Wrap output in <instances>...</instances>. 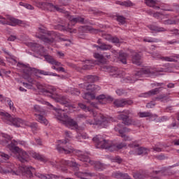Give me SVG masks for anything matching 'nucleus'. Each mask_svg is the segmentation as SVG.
<instances>
[{
	"mask_svg": "<svg viewBox=\"0 0 179 179\" xmlns=\"http://www.w3.org/2000/svg\"><path fill=\"white\" fill-rule=\"evenodd\" d=\"M17 66L18 68H21L23 74L22 78L29 82V83H31V85H34L36 86L37 89H38L41 93H43L46 96H49L51 97L57 103H60V104H63L65 107H68V106H71V100L68 99L65 96L58 95L55 93V88H52L50 91L49 90L45 89L43 85L40 83L36 81V80L31 78V75H35L36 76H38L39 75H44L45 76H51V72L45 71L44 70L37 69L36 68H31L29 64H24L23 63L18 62L17 64Z\"/></svg>",
	"mask_w": 179,
	"mask_h": 179,
	"instance_id": "nucleus-1",
	"label": "nucleus"
},
{
	"mask_svg": "<svg viewBox=\"0 0 179 179\" xmlns=\"http://www.w3.org/2000/svg\"><path fill=\"white\" fill-rule=\"evenodd\" d=\"M17 143L22 145L21 141L17 142L15 140H13L10 144L7 145V148L10 150V152L15 153V159L21 163H26L29 162V154L26 151L20 149V148L16 146Z\"/></svg>",
	"mask_w": 179,
	"mask_h": 179,
	"instance_id": "nucleus-2",
	"label": "nucleus"
},
{
	"mask_svg": "<svg viewBox=\"0 0 179 179\" xmlns=\"http://www.w3.org/2000/svg\"><path fill=\"white\" fill-rule=\"evenodd\" d=\"M66 17L69 20L68 26L65 27L64 25L58 24L56 26V29H58V30L69 31V33H76V29H72L71 26H75L76 23H83V22H85V18L80 16L75 17L73 15H70L68 12L66 13Z\"/></svg>",
	"mask_w": 179,
	"mask_h": 179,
	"instance_id": "nucleus-3",
	"label": "nucleus"
},
{
	"mask_svg": "<svg viewBox=\"0 0 179 179\" xmlns=\"http://www.w3.org/2000/svg\"><path fill=\"white\" fill-rule=\"evenodd\" d=\"M135 113L132 110H124L121 112L120 115H117V120L122 121V124L129 127V125H135L136 127H139L141 124V120H134L130 118V117H134Z\"/></svg>",
	"mask_w": 179,
	"mask_h": 179,
	"instance_id": "nucleus-4",
	"label": "nucleus"
},
{
	"mask_svg": "<svg viewBox=\"0 0 179 179\" xmlns=\"http://www.w3.org/2000/svg\"><path fill=\"white\" fill-rule=\"evenodd\" d=\"M92 141L96 143V148L99 149H106L107 150H109V152H115V150H117V145L106 141L100 135L94 137Z\"/></svg>",
	"mask_w": 179,
	"mask_h": 179,
	"instance_id": "nucleus-5",
	"label": "nucleus"
},
{
	"mask_svg": "<svg viewBox=\"0 0 179 179\" xmlns=\"http://www.w3.org/2000/svg\"><path fill=\"white\" fill-rule=\"evenodd\" d=\"M155 72H171V69L170 67H164L160 69H152L146 68L142 69L135 73V76H138V78H142V76H150V75H153Z\"/></svg>",
	"mask_w": 179,
	"mask_h": 179,
	"instance_id": "nucleus-6",
	"label": "nucleus"
},
{
	"mask_svg": "<svg viewBox=\"0 0 179 179\" xmlns=\"http://www.w3.org/2000/svg\"><path fill=\"white\" fill-rule=\"evenodd\" d=\"M76 155L78 157V159L80 162H85L86 163H89L90 164H91V166H94V169L96 170H104V164H101V162H95V161H92L90 159V158H89L88 156L85 155V154H83V152H82V151L78 150L76 152Z\"/></svg>",
	"mask_w": 179,
	"mask_h": 179,
	"instance_id": "nucleus-7",
	"label": "nucleus"
},
{
	"mask_svg": "<svg viewBox=\"0 0 179 179\" xmlns=\"http://www.w3.org/2000/svg\"><path fill=\"white\" fill-rule=\"evenodd\" d=\"M129 146L132 149H136L135 151L131 150L129 152V155H133L134 156H146V155H149V152H150L148 148L145 147H140L139 144H136L135 143H130Z\"/></svg>",
	"mask_w": 179,
	"mask_h": 179,
	"instance_id": "nucleus-8",
	"label": "nucleus"
},
{
	"mask_svg": "<svg viewBox=\"0 0 179 179\" xmlns=\"http://www.w3.org/2000/svg\"><path fill=\"white\" fill-rule=\"evenodd\" d=\"M56 149L59 153H64L65 155H71L73 152V148L68 144L67 140H59Z\"/></svg>",
	"mask_w": 179,
	"mask_h": 179,
	"instance_id": "nucleus-9",
	"label": "nucleus"
},
{
	"mask_svg": "<svg viewBox=\"0 0 179 179\" xmlns=\"http://www.w3.org/2000/svg\"><path fill=\"white\" fill-rule=\"evenodd\" d=\"M0 117L7 124H13L15 127H20V124L23 123V120L19 117H12L9 113L0 112Z\"/></svg>",
	"mask_w": 179,
	"mask_h": 179,
	"instance_id": "nucleus-10",
	"label": "nucleus"
},
{
	"mask_svg": "<svg viewBox=\"0 0 179 179\" xmlns=\"http://www.w3.org/2000/svg\"><path fill=\"white\" fill-rule=\"evenodd\" d=\"M57 118L66 126L69 125V127H74V128H78V122L73 120V119L69 117L65 113L61 114L58 113Z\"/></svg>",
	"mask_w": 179,
	"mask_h": 179,
	"instance_id": "nucleus-11",
	"label": "nucleus"
},
{
	"mask_svg": "<svg viewBox=\"0 0 179 179\" xmlns=\"http://www.w3.org/2000/svg\"><path fill=\"white\" fill-rule=\"evenodd\" d=\"M36 5L38 8H41V9H44L46 10H50V12H54L55 10H57V12H64V10L59 8L57 6H54V4L52 3L39 1L36 3Z\"/></svg>",
	"mask_w": 179,
	"mask_h": 179,
	"instance_id": "nucleus-12",
	"label": "nucleus"
},
{
	"mask_svg": "<svg viewBox=\"0 0 179 179\" xmlns=\"http://www.w3.org/2000/svg\"><path fill=\"white\" fill-rule=\"evenodd\" d=\"M100 119L99 120H87L85 121V124L87 125H101L102 128L108 127V120L104 117L103 115H99Z\"/></svg>",
	"mask_w": 179,
	"mask_h": 179,
	"instance_id": "nucleus-13",
	"label": "nucleus"
},
{
	"mask_svg": "<svg viewBox=\"0 0 179 179\" xmlns=\"http://www.w3.org/2000/svg\"><path fill=\"white\" fill-rule=\"evenodd\" d=\"M0 24H8L9 26H16V24H22V20L13 18L10 15L3 17L0 15Z\"/></svg>",
	"mask_w": 179,
	"mask_h": 179,
	"instance_id": "nucleus-14",
	"label": "nucleus"
},
{
	"mask_svg": "<svg viewBox=\"0 0 179 179\" xmlns=\"http://www.w3.org/2000/svg\"><path fill=\"white\" fill-rule=\"evenodd\" d=\"M57 167H62V166H70V167H73L76 170H79V167H80V164H78L74 161H66L61 160L60 162L56 161Z\"/></svg>",
	"mask_w": 179,
	"mask_h": 179,
	"instance_id": "nucleus-15",
	"label": "nucleus"
},
{
	"mask_svg": "<svg viewBox=\"0 0 179 179\" xmlns=\"http://www.w3.org/2000/svg\"><path fill=\"white\" fill-rule=\"evenodd\" d=\"M20 171L22 177H27V178H31L33 177V173H34V168L22 165L20 167Z\"/></svg>",
	"mask_w": 179,
	"mask_h": 179,
	"instance_id": "nucleus-16",
	"label": "nucleus"
},
{
	"mask_svg": "<svg viewBox=\"0 0 179 179\" xmlns=\"http://www.w3.org/2000/svg\"><path fill=\"white\" fill-rule=\"evenodd\" d=\"M104 69H106L107 72H110V76H113L114 78H121L122 76H124V72L121 73V71L118 70V68L111 66H103Z\"/></svg>",
	"mask_w": 179,
	"mask_h": 179,
	"instance_id": "nucleus-17",
	"label": "nucleus"
},
{
	"mask_svg": "<svg viewBox=\"0 0 179 179\" xmlns=\"http://www.w3.org/2000/svg\"><path fill=\"white\" fill-rule=\"evenodd\" d=\"M99 104H107V103H111L114 99L110 96H106L105 94H101L96 97Z\"/></svg>",
	"mask_w": 179,
	"mask_h": 179,
	"instance_id": "nucleus-18",
	"label": "nucleus"
},
{
	"mask_svg": "<svg viewBox=\"0 0 179 179\" xmlns=\"http://www.w3.org/2000/svg\"><path fill=\"white\" fill-rule=\"evenodd\" d=\"M80 87H83V89H86L89 92H99L101 88L99 85H96L94 84H90V85H86V84H80Z\"/></svg>",
	"mask_w": 179,
	"mask_h": 179,
	"instance_id": "nucleus-19",
	"label": "nucleus"
},
{
	"mask_svg": "<svg viewBox=\"0 0 179 179\" xmlns=\"http://www.w3.org/2000/svg\"><path fill=\"white\" fill-rule=\"evenodd\" d=\"M27 45H28V47H31V48H32V51H35L36 52H44V47L41 46L40 44L30 42L27 43Z\"/></svg>",
	"mask_w": 179,
	"mask_h": 179,
	"instance_id": "nucleus-20",
	"label": "nucleus"
},
{
	"mask_svg": "<svg viewBox=\"0 0 179 179\" xmlns=\"http://www.w3.org/2000/svg\"><path fill=\"white\" fill-rule=\"evenodd\" d=\"M113 104L116 107H124V106H127V104H128L129 106H131V104H132V101H127L124 99H116L113 102Z\"/></svg>",
	"mask_w": 179,
	"mask_h": 179,
	"instance_id": "nucleus-21",
	"label": "nucleus"
},
{
	"mask_svg": "<svg viewBox=\"0 0 179 179\" xmlns=\"http://www.w3.org/2000/svg\"><path fill=\"white\" fill-rule=\"evenodd\" d=\"M45 114H34L36 121L43 124V125H48V120L44 117Z\"/></svg>",
	"mask_w": 179,
	"mask_h": 179,
	"instance_id": "nucleus-22",
	"label": "nucleus"
},
{
	"mask_svg": "<svg viewBox=\"0 0 179 179\" xmlns=\"http://www.w3.org/2000/svg\"><path fill=\"white\" fill-rule=\"evenodd\" d=\"M160 90H162V87L155 88L153 90H150L148 92L141 94V97H150V96H155V94H157V93H160Z\"/></svg>",
	"mask_w": 179,
	"mask_h": 179,
	"instance_id": "nucleus-23",
	"label": "nucleus"
},
{
	"mask_svg": "<svg viewBox=\"0 0 179 179\" xmlns=\"http://www.w3.org/2000/svg\"><path fill=\"white\" fill-rule=\"evenodd\" d=\"M0 173H1L2 174H8V173H13V174H15V176H17L16 171H13V165L12 164H8L6 169H1Z\"/></svg>",
	"mask_w": 179,
	"mask_h": 179,
	"instance_id": "nucleus-24",
	"label": "nucleus"
},
{
	"mask_svg": "<svg viewBox=\"0 0 179 179\" xmlns=\"http://www.w3.org/2000/svg\"><path fill=\"white\" fill-rule=\"evenodd\" d=\"M85 63L87 64L83 66V69H84V71H89L94 68V65H96V61L94 60H87Z\"/></svg>",
	"mask_w": 179,
	"mask_h": 179,
	"instance_id": "nucleus-25",
	"label": "nucleus"
},
{
	"mask_svg": "<svg viewBox=\"0 0 179 179\" xmlns=\"http://www.w3.org/2000/svg\"><path fill=\"white\" fill-rule=\"evenodd\" d=\"M78 178H83V177H94L95 174L89 171L78 172L76 173Z\"/></svg>",
	"mask_w": 179,
	"mask_h": 179,
	"instance_id": "nucleus-26",
	"label": "nucleus"
},
{
	"mask_svg": "<svg viewBox=\"0 0 179 179\" xmlns=\"http://www.w3.org/2000/svg\"><path fill=\"white\" fill-rule=\"evenodd\" d=\"M155 100H157L158 101H161V103H167L170 101V96L166 94H161L155 98Z\"/></svg>",
	"mask_w": 179,
	"mask_h": 179,
	"instance_id": "nucleus-27",
	"label": "nucleus"
},
{
	"mask_svg": "<svg viewBox=\"0 0 179 179\" xmlns=\"http://www.w3.org/2000/svg\"><path fill=\"white\" fill-rule=\"evenodd\" d=\"M153 58H156L157 59H163L164 61H168L169 62H173L174 59L169 57H162L160 55L157 53H153L152 55Z\"/></svg>",
	"mask_w": 179,
	"mask_h": 179,
	"instance_id": "nucleus-28",
	"label": "nucleus"
},
{
	"mask_svg": "<svg viewBox=\"0 0 179 179\" xmlns=\"http://www.w3.org/2000/svg\"><path fill=\"white\" fill-rule=\"evenodd\" d=\"M132 62L133 64H135V65H138L139 66V65H141V55H139L138 53H135L134 55H133Z\"/></svg>",
	"mask_w": 179,
	"mask_h": 179,
	"instance_id": "nucleus-29",
	"label": "nucleus"
},
{
	"mask_svg": "<svg viewBox=\"0 0 179 179\" xmlns=\"http://www.w3.org/2000/svg\"><path fill=\"white\" fill-rule=\"evenodd\" d=\"M83 98L85 99V100H87V103H89L90 100L96 99V96L92 93L86 92L83 95Z\"/></svg>",
	"mask_w": 179,
	"mask_h": 179,
	"instance_id": "nucleus-30",
	"label": "nucleus"
},
{
	"mask_svg": "<svg viewBox=\"0 0 179 179\" xmlns=\"http://www.w3.org/2000/svg\"><path fill=\"white\" fill-rule=\"evenodd\" d=\"M127 58H128V55L125 52H120L119 54V61L122 64H127Z\"/></svg>",
	"mask_w": 179,
	"mask_h": 179,
	"instance_id": "nucleus-31",
	"label": "nucleus"
},
{
	"mask_svg": "<svg viewBox=\"0 0 179 179\" xmlns=\"http://www.w3.org/2000/svg\"><path fill=\"white\" fill-rule=\"evenodd\" d=\"M32 157L36 160H40V162H47V159L45 157H44V155H41L37 152L33 153Z\"/></svg>",
	"mask_w": 179,
	"mask_h": 179,
	"instance_id": "nucleus-32",
	"label": "nucleus"
},
{
	"mask_svg": "<svg viewBox=\"0 0 179 179\" xmlns=\"http://www.w3.org/2000/svg\"><path fill=\"white\" fill-rule=\"evenodd\" d=\"M36 37L42 40V41H43L44 43H48L49 44L51 43H54V38H47L43 35H41V36L36 35Z\"/></svg>",
	"mask_w": 179,
	"mask_h": 179,
	"instance_id": "nucleus-33",
	"label": "nucleus"
},
{
	"mask_svg": "<svg viewBox=\"0 0 179 179\" xmlns=\"http://www.w3.org/2000/svg\"><path fill=\"white\" fill-rule=\"evenodd\" d=\"M34 110L36 113L34 114H45V110L43 108L40 107L38 105H35L34 106Z\"/></svg>",
	"mask_w": 179,
	"mask_h": 179,
	"instance_id": "nucleus-34",
	"label": "nucleus"
},
{
	"mask_svg": "<svg viewBox=\"0 0 179 179\" xmlns=\"http://www.w3.org/2000/svg\"><path fill=\"white\" fill-rule=\"evenodd\" d=\"M94 57L96 59H99V62H101V64H106V62H107V60L106 59V58H104V56H103L102 55H100L99 53H95L94 55Z\"/></svg>",
	"mask_w": 179,
	"mask_h": 179,
	"instance_id": "nucleus-35",
	"label": "nucleus"
},
{
	"mask_svg": "<svg viewBox=\"0 0 179 179\" xmlns=\"http://www.w3.org/2000/svg\"><path fill=\"white\" fill-rule=\"evenodd\" d=\"M117 3H118L121 6H125L126 8L134 6V3L129 0L123 2L117 1Z\"/></svg>",
	"mask_w": 179,
	"mask_h": 179,
	"instance_id": "nucleus-36",
	"label": "nucleus"
},
{
	"mask_svg": "<svg viewBox=\"0 0 179 179\" xmlns=\"http://www.w3.org/2000/svg\"><path fill=\"white\" fill-rule=\"evenodd\" d=\"M148 29H150V30H152V31H166V29L164 28L159 27L155 25L148 26Z\"/></svg>",
	"mask_w": 179,
	"mask_h": 179,
	"instance_id": "nucleus-37",
	"label": "nucleus"
},
{
	"mask_svg": "<svg viewBox=\"0 0 179 179\" xmlns=\"http://www.w3.org/2000/svg\"><path fill=\"white\" fill-rule=\"evenodd\" d=\"M116 17V20L119 22V23H120L121 24H125L127 22V18L125 17L117 14Z\"/></svg>",
	"mask_w": 179,
	"mask_h": 179,
	"instance_id": "nucleus-38",
	"label": "nucleus"
},
{
	"mask_svg": "<svg viewBox=\"0 0 179 179\" xmlns=\"http://www.w3.org/2000/svg\"><path fill=\"white\" fill-rule=\"evenodd\" d=\"M138 116L140 118H146L148 117H153V114L150 112H139Z\"/></svg>",
	"mask_w": 179,
	"mask_h": 179,
	"instance_id": "nucleus-39",
	"label": "nucleus"
},
{
	"mask_svg": "<svg viewBox=\"0 0 179 179\" xmlns=\"http://www.w3.org/2000/svg\"><path fill=\"white\" fill-rule=\"evenodd\" d=\"M111 45L106 44L105 43L99 45V50H101L102 51H107V50H111Z\"/></svg>",
	"mask_w": 179,
	"mask_h": 179,
	"instance_id": "nucleus-40",
	"label": "nucleus"
},
{
	"mask_svg": "<svg viewBox=\"0 0 179 179\" xmlns=\"http://www.w3.org/2000/svg\"><path fill=\"white\" fill-rule=\"evenodd\" d=\"M85 79H86V80H87V82L93 83L94 82H96V80H97V76H87L85 77Z\"/></svg>",
	"mask_w": 179,
	"mask_h": 179,
	"instance_id": "nucleus-41",
	"label": "nucleus"
},
{
	"mask_svg": "<svg viewBox=\"0 0 179 179\" xmlns=\"http://www.w3.org/2000/svg\"><path fill=\"white\" fill-rule=\"evenodd\" d=\"M145 3L150 8H155L157 3V1L155 0H145Z\"/></svg>",
	"mask_w": 179,
	"mask_h": 179,
	"instance_id": "nucleus-42",
	"label": "nucleus"
},
{
	"mask_svg": "<svg viewBox=\"0 0 179 179\" xmlns=\"http://www.w3.org/2000/svg\"><path fill=\"white\" fill-rule=\"evenodd\" d=\"M44 57H45V61H47V62H48V64H51V65H53L55 59H54V57H52V56L45 55Z\"/></svg>",
	"mask_w": 179,
	"mask_h": 179,
	"instance_id": "nucleus-43",
	"label": "nucleus"
},
{
	"mask_svg": "<svg viewBox=\"0 0 179 179\" xmlns=\"http://www.w3.org/2000/svg\"><path fill=\"white\" fill-rule=\"evenodd\" d=\"M45 104L46 106H49L50 110H55V111H56V112H58V111H59V110H61V111H65V109H62V108H55V107H54L51 103H50V102H45Z\"/></svg>",
	"mask_w": 179,
	"mask_h": 179,
	"instance_id": "nucleus-44",
	"label": "nucleus"
},
{
	"mask_svg": "<svg viewBox=\"0 0 179 179\" xmlns=\"http://www.w3.org/2000/svg\"><path fill=\"white\" fill-rule=\"evenodd\" d=\"M28 127H30V128H31L32 131H38V129H40L38 128V124H37L36 122L29 123L28 124Z\"/></svg>",
	"mask_w": 179,
	"mask_h": 179,
	"instance_id": "nucleus-45",
	"label": "nucleus"
},
{
	"mask_svg": "<svg viewBox=\"0 0 179 179\" xmlns=\"http://www.w3.org/2000/svg\"><path fill=\"white\" fill-rule=\"evenodd\" d=\"M123 126L124 125H122V124H117L114 128L115 132H119V134L121 135V134H122Z\"/></svg>",
	"mask_w": 179,
	"mask_h": 179,
	"instance_id": "nucleus-46",
	"label": "nucleus"
},
{
	"mask_svg": "<svg viewBox=\"0 0 179 179\" xmlns=\"http://www.w3.org/2000/svg\"><path fill=\"white\" fill-rule=\"evenodd\" d=\"M78 107H80V108H81V110H83V111H85V112L92 111V109H90V108L86 106V105H85L82 103H78Z\"/></svg>",
	"mask_w": 179,
	"mask_h": 179,
	"instance_id": "nucleus-47",
	"label": "nucleus"
},
{
	"mask_svg": "<svg viewBox=\"0 0 179 179\" xmlns=\"http://www.w3.org/2000/svg\"><path fill=\"white\" fill-rule=\"evenodd\" d=\"M2 136L3 138H4V143H3V145H8V141L12 140V137L8 134H3Z\"/></svg>",
	"mask_w": 179,
	"mask_h": 179,
	"instance_id": "nucleus-48",
	"label": "nucleus"
},
{
	"mask_svg": "<svg viewBox=\"0 0 179 179\" xmlns=\"http://www.w3.org/2000/svg\"><path fill=\"white\" fill-rule=\"evenodd\" d=\"M38 30L40 33H42L43 34H48V36H50L51 34V32L47 31L45 29H44V27H39Z\"/></svg>",
	"mask_w": 179,
	"mask_h": 179,
	"instance_id": "nucleus-49",
	"label": "nucleus"
},
{
	"mask_svg": "<svg viewBox=\"0 0 179 179\" xmlns=\"http://www.w3.org/2000/svg\"><path fill=\"white\" fill-rule=\"evenodd\" d=\"M162 23L164 24H176V20H163Z\"/></svg>",
	"mask_w": 179,
	"mask_h": 179,
	"instance_id": "nucleus-50",
	"label": "nucleus"
},
{
	"mask_svg": "<svg viewBox=\"0 0 179 179\" xmlns=\"http://www.w3.org/2000/svg\"><path fill=\"white\" fill-rule=\"evenodd\" d=\"M88 12H93V15H98L99 16H101V15H104V13L100 10H88Z\"/></svg>",
	"mask_w": 179,
	"mask_h": 179,
	"instance_id": "nucleus-51",
	"label": "nucleus"
},
{
	"mask_svg": "<svg viewBox=\"0 0 179 179\" xmlns=\"http://www.w3.org/2000/svg\"><path fill=\"white\" fill-rule=\"evenodd\" d=\"M7 103L10 107V109L12 110V111L16 110V109L15 108V106H13V103L12 102V100H7Z\"/></svg>",
	"mask_w": 179,
	"mask_h": 179,
	"instance_id": "nucleus-52",
	"label": "nucleus"
},
{
	"mask_svg": "<svg viewBox=\"0 0 179 179\" xmlns=\"http://www.w3.org/2000/svg\"><path fill=\"white\" fill-rule=\"evenodd\" d=\"M120 136L125 142H127V141H132V138H131L129 136H127L126 134H120Z\"/></svg>",
	"mask_w": 179,
	"mask_h": 179,
	"instance_id": "nucleus-53",
	"label": "nucleus"
},
{
	"mask_svg": "<svg viewBox=\"0 0 179 179\" xmlns=\"http://www.w3.org/2000/svg\"><path fill=\"white\" fill-rule=\"evenodd\" d=\"M128 132H131V129L123 126L122 128V134H125Z\"/></svg>",
	"mask_w": 179,
	"mask_h": 179,
	"instance_id": "nucleus-54",
	"label": "nucleus"
},
{
	"mask_svg": "<svg viewBox=\"0 0 179 179\" xmlns=\"http://www.w3.org/2000/svg\"><path fill=\"white\" fill-rule=\"evenodd\" d=\"M55 177H57V176L52 175V174H51V175L48 174L47 176L43 175L42 178H43V179H51V178H55Z\"/></svg>",
	"mask_w": 179,
	"mask_h": 179,
	"instance_id": "nucleus-55",
	"label": "nucleus"
},
{
	"mask_svg": "<svg viewBox=\"0 0 179 179\" xmlns=\"http://www.w3.org/2000/svg\"><path fill=\"white\" fill-rule=\"evenodd\" d=\"M71 94H74L75 96H79V94H80V91H79V90L76 88H73L71 90Z\"/></svg>",
	"mask_w": 179,
	"mask_h": 179,
	"instance_id": "nucleus-56",
	"label": "nucleus"
},
{
	"mask_svg": "<svg viewBox=\"0 0 179 179\" xmlns=\"http://www.w3.org/2000/svg\"><path fill=\"white\" fill-rule=\"evenodd\" d=\"M116 93L118 96H122V94H125V90L123 89H117L116 90Z\"/></svg>",
	"mask_w": 179,
	"mask_h": 179,
	"instance_id": "nucleus-57",
	"label": "nucleus"
},
{
	"mask_svg": "<svg viewBox=\"0 0 179 179\" xmlns=\"http://www.w3.org/2000/svg\"><path fill=\"white\" fill-rule=\"evenodd\" d=\"M134 178L135 179H143V176L141 173H134L133 175Z\"/></svg>",
	"mask_w": 179,
	"mask_h": 179,
	"instance_id": "nucleus-58",
	"label": "nucleus"
},
{
	"mask_svg": "<svg viewBox=\"0 0 179 179\" xmlns=\"http://www.w3.org/2000/svg\"><path fill=\"white\" fill-rule=\"evenodd\" d=\"M125 146H127V143H120L116 145V148H117V150L120 149H122V148H125Z\"/></svg>",
	"mask_w": 179,
	"mask_h": 179,
	"instance_id": "nucleus-59",
	"label": "nucleus"
},
{
	"mask_svg": "<svg viewBox=\"0 0 179 179\" xmlns=\"http://www.w3.org/2000/svg\"><path fill=\"white\" fill-rule=\"evenodd\" d=\"M0 156L3 157L4 160H9L10 156L8 154H6L4 152H1Z\"/></svg>",
	"mask_w": 179,
	"mask_h": 179,
	"instance_id": "nucleus-60",
	"label": "nucleus"
},
{
	"mask_svg": "<svg viewBox=\"0 0 179 179\" xmlns=\"http://www.w3.org/2000/svg\"><path fill=\"white\" fill-rule=\"evenodd\" d=\"M125 80L127 83H135V82L136 81V80L132 79V78L131 77H127Z\"/></svg>",
	"mask_w": 179,
	"mask_h": 179,
	"instance_id": "nucleus-61",
	"label": "nucleus"
},
{
	"mask_svg": "<svg viewBox=\"0 0 179 179\" xmlns=\"http://www.w3.org/2000/svg\"><path fill=\"white\" fill-rule=\"evenodd\" d=\"M113 162H115V163H118V164H121V163H122V159H121V157H115L113 159Z\"/></svg>",
	"mask_w": 179,
	"mask_h": 179,
	"instance_id": "nucleus-62",
	"label": "nucleus"
},
{
	"mask_svg": "<svg viewBox=\"0 0 179 179\" xmlns=\"http://www.w3.org/2000/svg\"><path fill=\"white\" fill-rule=\"evenodd\" d=\"M143 41L145 43H157V39H153V38H150V39H148V38H144Z\"/></svg>",
	"mask_w": 179,
	"mask_h": 179,
	"instance_id": "nucleus-63",
	"label": "nucleus"
},
{
	"mask_svg": "<svg viewBox=\"0 0 179 179\" xmlns=\"http://www.w3.org/2000/svg\"><path fill=\"white\" fill-rule=\"evenodd\" d=\"M110 41L113 42L115 44H118V43H120V39L117 37H113L112 36V39H111Z\"/></svg>",
	"mask_w": 179,
	"mask_h": 179,
	"instance_id": "nucleus-64",
	"label": "nucleus"
}]
</instances>
